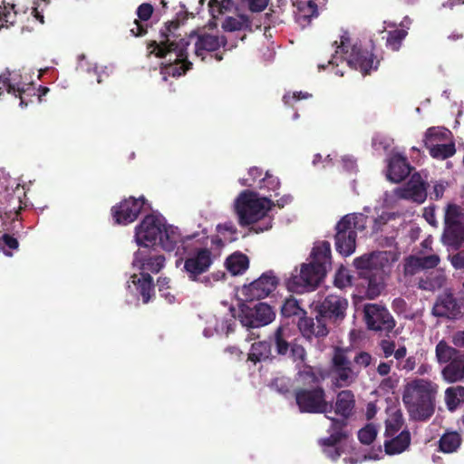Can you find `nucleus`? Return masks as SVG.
<instances>
[{"label":"nucleus","instance_id":"052dcab7","mask_svg":"<svg viewBox=\"0 0 464 464\" xmlns=\"http://www.w3.org/2000/svg\"><path fill=\"white\" fill-rule=\"evenodd\" d=\"M372 355L369 353L363 351L358 353L353 359V362L356 365L364 368L368 367L372 363Z\"/></svg>","mask_w":464,"mask_h":464},{"label":"nucleus","instance_id":"c85d7f7f","mask_svg":"<svg viewBox=\"0 0 464 464\" xmlns=\"http://www.w3.org/2000/svg\"><path fill=\"white\" fill-rule=\"evenodd\" d=\"M20 76L17 74L12 75L9 72L2 73L0 75V82H2L3 86H0V96L5 92L8 93L14 94L15 96H19L21 100V104L27 105V102H24L22 94L25 92L26 84L18 80Z\"/></svg>","mask_w":464,"mask_h":464},{"label":"nucleus","instance_id":"a211bd4d","mask_svg":"<svg viewBox=\"0 0 464 464\" xmlns=\"http://www.w3.org/2000/svg\"><path fill=\"white\" fill-rule=\"evenodd\" d=\"M354 266L361 270L360 275L366 276L375 271L383 270L389 266V253L387 251L373 252L363 255L353 260Z\"/></svg>","mask_w":464,"mask_h":464},{"label":"nucleus","instance_id":"5fc2aeb1","mask_svg":"<svg viewBox=\"0 0 464 464\" xmlns=\"http://www.w3.org/2000/svg\"><path fill=\"white\" fill-rule=\"evenodd\" d=\"M326 418L331 420L330 429L332 432L341 434L343 439H346L348 437V432L344 430L348 424V419H344L343 417H341V419H337L329 416H326Z\"/></svg>","mask_w":464,"mask_h":464},{"label":"nucleus","instance_id":"ddd939ff","mask_svg":"<svg viewBox=\"0 0 464 464\" xmlns=\"http://www.w3.org/2000/svg\"><path fill=\"white\" fill-rule=\"evenodd\" d=\"M149 205L144 196L129 197L113 206L111 214L117 225H128L134 222L140 212Z\"/></svg>","mask_w":464,"mask_h":464},{"label":"nucleus","instance_id":"37998d69","mask_svg":"<svg viewBox=\"0 0 464 464\" xmlns=\"http://www.w3.org/2000/svg\"><path fill=\"white\" fill-rule=\"evenodd\" d=\"M404 424L402 413L400 411L393 412L385 421L384 436H393L398 434Z\"/></svg>","mask_w":464,"mask_h":464},{"label":"nucleus","instance_id":"680f3d73","mask_svg":"<svg viewBox=\"0 0 464 464\" xmlns=\"http://www.w3.org/2000/svg\"><path fill=\"white\" fill-rule=\"evenodd\" d=\"M379 346L382 349L385 358L392 355L396 347L395 342L388 339H382L379 343Z\"/></svg>","mask_w":464,"mask_h":464},{"label":"nucleus","instance_id":"e2e57ef3","mask_svg":"<svg viewBox=\"0 0 464 464\" xmlns=\"http://www.w3.org/2000/svg\"><path fill=\"white\" fill-rule=\"evenodd\" d=\"M311 96H312V94H310L308 92H295L292 94H290V93L285 94L283 97V101L286 105H292L291 104L292 101H299L302 99H308Z\"/></svg>","mask_w":464,"mask_h":464},{"label":"nucleus","instance_id":"2eb2a0df","mask_svg":"<svg viewBox=\"0 0 464 464\" xmlns=\"http://www.w3.org/2000/svg\"><path fill=\"white\" fill-rule=\"evenodd\" d=\"M165 222L154 215H147L135 228V239L137 244L143 246H154L159 240Z\"/></svg>","mask_w":464,"mask_h":464},{"label":"nucleus","instance_id":"6e6552de","mask_svg":"<svg viewBox=\"0 0 464 464\" xmlns=\"http://www.w3.org/2000/svg\"><path fill=\"white\" fill-rule=\"evenodd\" d=\"M363 320L368 330L389 335L396 326V321L390 311L380 304H365Z\"/></svg>","mask_w":464,"mask_h":464},{"label":"nucleus","instance_id":"c03bdc74","mask_svg":"<svg viewBox=\"0 0 464 464\" xmlns=\"http://www.w3.org/2000/svg\"><path fill=\"white\" fill-rule=\"evenodd\" d=\"M407 34L408 31L404 28L389 31L387 33L386 46L393 52L399 51Z\"/></svg>","mask_w":464,"mask_h":464},{"label":"nucleus","instance_id":"09e8293b","mask_svg":"<svg viewBox=\"0 0 464 464\" xmlns=\"http://www.w3.org/2000/svg\"><path fill=\"white\" fill-rule=\"evenodd\" d=\"M342 218H346L349 221L350 229L357 233L365 229L368 217L362 213H353L345 215Z\"/></svg>","mask_w":464,"mask_h":464},{"label":"nucleus","instance_id":"f3484780","mask_svg":"<svg viewBox=\"0 0 464 464\" xmlns=\"http://www.w3.org/2000/svg\"><path fill=\"white\" fill-rule=\"evenodd\" d=\"M335 248L343 256L352 255L356 248L357 233L350 229L349 221L341 218L335 227Z\"/></svg>","mask_w":464,"mask_h":464},{"label":"nucleus","instance_id":"3c124183","mask_svg":"<svg viewBox=\"0 0 464 464\" xmlns=\"http://www.w3.org/2000/svg\"><path fill=\"white\" fill-rule=\"evenodd\" d=\"M0 247L5 256H12L13 254L9 250L18 249L19 242L14 236L5 233L0 237Z\"/></svg>","mask_w":464,"mask_h":464},{"label":"nucleus","instance_id":"603ef678","mask_svg":"<svg viewBox=\"0 0 464 464\" xmlns=\"http://www.w3.org/2000/svg\"><path fill=\"white\" fill-rule=\"evenodd\" d=\"M377 436V430L373 424H367L358 431V439L361 443L370 445Z\"/></svg>","mask_w":464,"mask_h":464},{"label":"nucleus","instance_id":"5701e85b","mask_svg":"<svg viewBox=\"0 0 464 464\" xmlns=\"http://www.w3.org/2000/svg\"><path fill=\"white\" fill-rule=\"evenodd\" d=\"M154 8L149 3H143L137 8V18L128 24L130 35L141 37L147 34L149 30V21L153 14Z\"/></svg>","mask_w":464,"mask_h":464},{"label":"nucleus","instance_id":"a19ab883","mask_svg":"<svg viewBox=\"0 0 464 464\" xmlns=\"http://www.w3.org/2000/svg\"><path fill=\"white\" fill-rule=\"evenodd\" d=\"M445 401L450 411H455L464 402V387H450L445 392Z\"/></svg>","mask_w":464,"mask_h":464},{"label":"nucleus","instance_id":"338daca9","mask_svg":"<svg viewBox=\"0 0 464 464\" xmlns=\"http://www.w3.org/2000/svg\"><path fill=\"white\" fill-rule=\"evenodd\" d=\"M452 266L457 269H464V253H458L452 256Z\"/></svg>","mask_w":464,"mask_h":464},{"label":"nucleus","instance_id":"bf43d9fd","mask_svg":"<svg viewBox=\"0 0 464 464\" xmlns=\"http://www.w3.org/2000/svg\"><path fill=\"white\" fill-rule=\"evenodd\" d=\"M289 352L294 361L304 362L306 358V352L303 345L294 343H292Z\"/></svg>","mask_w":464,"mask_h":464},{"label":"nucleus","instance_id":"0e129e2a","mask_svg":"<svg viewBox=\"0 0 464 464\" xmlns=\"http://www.w3.org/2000/svg\"><path fill=\"white\" fill-rule=\"evenodd\" d=\"M343 440V439L342 438L341 434L332 432L329 437L322 440V444L327 447H334Z\"/></svg>","mask_w":464,"mask_h":464},{"label":"nucleus","instance_id":"2f4dec72","mask_svg":"<svg viewBox=\"0 0 464 464\" xmlns=\"http://www.w3.org/2000/svg\"><path fill=\"white\" fill-rule=\"evenodd\" d=\"M227 269L233 275H242L249 266V259L246 255L235 252L225 262Z\"/></svg>","mask_w":464,"mask_h":464},{"label":"nucleus","instance_id":"412c9836","mask_svg":"<svg viewBox=\"0 0 464 464\" xmlns=\"http://www.w3.org/2000/svg\"><path fill=\"white\" fill-rule=\"evenodd\" d=\"M428 184L425 182L420 173L411 175L409 181L397 191L401 198L410 199L417 203H422L427 198Z\"/></svg>","mask_w":464,"mask_h":464},{"label":"nucleus","instance_id":"a18cd8bd","mask_svg":"<svg viewBox=\"0 0 464 464\" xmlns=\"http://www.w3.org/2000/svg\"><path fill=\"white\" fill-rule=\"evenodd\" d=\"M281 314L285 317L301 316L305 314V311L301 308L296 299L291 297L285 300Z\"/></svg>","mask_w":464,"mask_h":464},{"label":"nucleus","instance_id":"49530a36","mask_svg":"<svg viewBox=\"0 0 464 464\" xmlns=\"http://www.w3.org/2000/svg\"><path fill=\"white\" fill-rule=\"evenodd\" d=\"M16 15L14 5H0V28L13 25L15 23Z\"/></svg>","mask_w":464,"mask_h":464},{"label":"nucleus","instance_id":"13d9d810","mask_svg":"<svg viewBox=\"0 0 464 464\" xmlns=\"http://www.w3.org/2000/svg\"><path fill=\"white\" fill-rule=\"evenodd\" d=\"M269 0H241V5L252 13H260L268 5Z\"/></svg>","mask_w":464,"mask_h":464},{"label":"nucleus","instance_id":"864d4df0","mask_svg":"<svg viewBox=\"0 0 464 464\" xmlns=\"http://www.w3.org/2000/svg\"><path fill=\"white\" fill-rule=\"evenodd\" d=\"M446 129L439 128V127H430L429 128L424 136V145L430 146V144L433 143L435 140H445Z\"/></svg>","mask_w":464,"mask_h":464},{"label":"nucleus","instance_id":"7c9ffc66","mask_svg":"<svg viewBox=\"0 0 464 464\" xmlns=\"http://www.w3.org/2000/svg\"><path fill=\"white\" fill-rule=\"evenodd\" d=\"M446 276L441 270H433L421 276L418 282V287L421 290L435 291L444 286Z\"/></svg>","mask_w":464,"mask_h":464},{"label":"nucleus","instance_id":"6e6d98bb","mask_svg":"<svg viewBox=\"0 0 464 464\" xmlns=\"http://www.w3.org/2000/svg\"><path fill=\"white\" fill-rule=\"evenodd\" d=\"M334 285L340 289H343L352 285V276L349 275V271L346 268L341 267L335 274Z\"/></svg>","mask_w":464,"mask_h":464},{"label":"nucleus","instance_id":"9d476101","mask_svg":"<svg viewBox=\"0 0 464 464\" xmlns=\"http://www.w3.org/2000/svg\"><path fill=\"white\" fill-rule=\"evenodd\" d=\"M331 372L334 374V384L337 388L350 386L355 382L359 372L352 367L346 350L335 347L331 360Z\"/></svg>","mask_w":464,"mask_h":464},{"label":"nucleus","instance_id":"bb28decb","mask_svg":"<svg viewBox=\"0 0 464 464\" xmlns=\"http://www.w3.org/2000/svg\"><path fill=\"white\" fill-rule=\"evenodd\" d=\"M355 409V396L351 390H343L336 395L334 412L344 419H350Z\"/></svg>","mask_w":464,"mask_h":464},{"label":"nucleus","instance_id":"9b49d317","mask_svg":"<svg viewBox=\"0 0 464 464\" xmlns=\"http://www.w3.org/2000/svg\"><path fill=\"white\" fill-rule=\"evenodd\" d=\"M213 263L212 252L208 248H196L184 261V271L191 281H200L206 285L210 284V279L200 276L206 273Z\"/></svg>","mask_w":464,"mask_h":464},{"label":"nucleus","instance_id":"aec40b11","mask_svg":"<svg viewBox=\"0 0 464 464\" xmlns=\"http://www.w3.org/2000/svg\"><path fill=\"white\" fill-rule=\"evenodd\" d=\"M196 37L195 42V54L200 57L202 61L205 60L204 53L206 52H216L221 46L226 47L227 44V39L225 35H214L208 33L198 34L192 31L189 34V38Z\"/></svg>","mask_w":464,"mask_h":464},{"label":"nucleus","instance_id":"e433bc0d","mask_svg":"<svg viewBox=\"0 0 464 464\" xmlns=\"http://www.w3.org/2000/svg\"><path fill=\"white\" fill-rule=\"evenodd\" d=\"M461 436L457 431L444 433L439 440L440 450L444 453H452L461 445Z\"/></svg>","mask_w":464,"mask_h":464},{"label":"nucleus","instance_id":"f704fd0d","mask_svg":"<svg viewBox=\"0 0 464 464\" xmlns=\"http://www.w3.org/2000/svg\"><path fill=\"white\" fill-rule=\"evenodd\" d=\"M312 261L314 265H321L323 268L327 270V266L331 264V247L327 241L322 242L320 245L313 248Z\"/></svg>","mask_w":464,"mask_h":464},{"label":"nucleus","instance_id":"f8f14e48","mask_svg":"<svg viewBox=\"0 0 464 464\" xmlns=\"http://www.w3.org/2000/svg\"><path fill=\"white\" fill-rule=\"evenodd\" d=\"M273 308L266 303H258L251 306L242 304L239 307L238 320L247 328H259L269 324L275 319Z\"/></svg>","mask_w":464,"mask_h":464},{"label":"nucleus","instance_id":"4468645a","mask_svg":"<svg viewBox=\"0 0 464 464\" xmlns=\"http://www.w3.org/2000/svg\"><path fill=\"white\" fill-rule=\"evenodd\" d=\"M165 265V256L150 246H143L134 253L132 266L141 273H159Z\"/></svg>","mask_w":464,"mask_h":464},{"label":"nucleus","instance_id":"79ce46f5","mask_svg":"<svg viewBox=\"0 0 464 464\" xmlns=\"http://www.w3.org/2000/svg\"><path fill=\"white\" fill-rule=\"evenodd\" d=\"M429 149L430 155L434 159L445 160L451 156H453L456 152L454 143L449 144H437L433 143L430 144V146H425Z\"/></svg>","mask_w":464,"mask_h":464},{"label":"nucleus","instance_id":"cd10ccee","mask_svg":"<svg viewBox=\"0 0 464 464\" xmlns=\"http://www.w3.org/2000/svg\"><path fill=\"white\" fill-rule=\"evenodd\" d=\"M137 293L141 296L142 303L148 304L155 295V285L149 273H140V276L133 275L130 277Z\"/></svg>","mask_w":464,"mask_h":464},{"label":"nucleus","instance_id":"de8ad7c7","mask_svg":"<svg viewBox=\"0 0 464 464\" xmlns=\"http://www.w3.org/2000/svg\"><path fill=\"white\" fill-rule=\"evenodd\" d=\"M257 188L259 189H266L267 191H273L275 196H278L279 193L277 190L280 188V181L277 177L269 173V171L266 172L265 177L259 179L257 184Z\"/></svg>","mask_w":464,"mask_h":464},{"label":"nucleus","instance_id":"a878e982","mask_svg":"<svg viewBox=\"0 0 464 464\" xmlns=\"http://www.w3.org/2000/svg\"><path fill=\"white\" fill-rule=\"evenodd\" d=\"M384 450L388 455L401 454L411 445V436L408 429L402 430L400 433L386 437Z\"/></svg>","mask_w":464,"mask_h":464},{"label":"nucleus","instance_id":"6ab92c4d","mask_svg":"<svg viewBox=\"0 0 464 464\" xmlns=\"http://www.w3.org/2000/svg\"><path fill=\"white\" fill-rule=\"evenodd\" d=\"M432 314L436 317L457 319L462 314L461 305L451 292L446 291L436 298Z\"/></svg>","mask_w":464,"mask_h":464},{"label":"nucleus","instance_id":"1a4fd4ad","mask_svg":"<svg viewBox=\"0 0 464 464\" xmlns=\"http://www.w3.org/2000/svg\"><path fill=\"white\" fill-rule=\"evenodd\" d=\"M326 275L325 268L314 263L303 264L300 274L293 276L287 282L290 291L303 293L314 290Z\"/></svg>","mask_w":464,"mask_h":464},{"label":"nucleus","instance_id":"b1692460","mask_svg":"<svg viewBox=\"0 0 464 464\" xmlns=\"http://www.w3.org/2000/svg\"><path fill=\"white\" fill-rule=\"evenodd\" d=\"M411 170L407 158L397 153L389 160L387 178L393 183H400L410 175Z\"/></svg>","mask_w":464,"mask_h":464},{"label":"nucleus","instance_id":"c756f323","mask_svg":"<svg viewBox=\"0 0 464 464\" xmlns=\"http://www.w3.org/2000/svg\"><path fill=\"white\" fill-rule=\"evenodd\" d=\"M441 374L448 382H457L464 379V353L455 357L441 371Z\"/></svg>","mask_w":464,"mask_h":464},{"label":"nucleus","instance_id":"72a5a7b5","mask_svg":"<svg viewBox=\"0 0 464 464\" xmlns=\"http://www.w3.org/2000/svg\"><path fill=\"white\" fill-rule=\"evenodd\" d=\"M385 273V268L383 270L375 271L372 274L364 276L368 279V286H367V295L370 299H374L378 295H381L382 291L384 288L383 282V275Z\"/></svg>","mask_w":464,"mask_h":464},{"label":"nucleus","instance_id":"473e14b6","mask_svg":"<svg viewBox=\"0 0 464 464\" xmlns=\"http://www.w3.org/2000/svg\"><path fill=\"white\" fill-rule=\"evenodd\" d=\"M271 355V343L266 341H260L252 343L247 361L256 364L262 361L267 360Z\"/></svg>","mask_w":464,"mask_h":464},{"label":"nucleus","instance_id":"39448f33","mask_svg":"<svg viewBox=\"0 0 464 464\" xmlns=\"http://www.w3.org/2000/svg\"><path fill=\"white\" fill-rule=\"evenodd\" d=\"M345 55L346 63L353 69L359 70L363 75L369 74L372 70H377L379 61L373 53L360 46L351 44L349 34L345 32L341 36L340 45L337 46Z\"/></svg>","mask_w":464,"mask_h":464},{"label":"nucleus","instance_id":"0eeeda50","mask_svg":"<svg viewBox=\"0 0 464 464\" xmlns=\"http://www.w3.org/2000/svg\"><path fill=\"white\" fill-rule=\"evenodd\" d=\"M464 214L457 204H448L444 214L442 242L454 249L464 243Z\"/></svg>","mask_w":464,"mask_h":464},{"label":"nucleus","instance_id":"423d86ee","mask_svg":"<svg viewBox=\"0 0 464 464\" xmlns=\"http://www.w3.org/2000/svg\"><path fill=\"white\" fill-rule=\"evenodd\" d=\"M295 400L301 413H328L333 404L326 400V392L322 385L300 387L295 390Z\"/></svg>","mask_w":464,"mask_h":464},{"label":"nucleus","instance_id":"69168bd1","mask_svg":"<svg viewBox=\"0 0 464 464\" xmlns=\"http://www.w3.org/2000/svg\"><path fill=\"white\" fill-rule=\"evenodd\" d=\"M445 188L442 184L437 183L433 186V189L430 192V198L434 200H438L442 198Z\"/></svg>","mask_w":464,"mask_h":464},{"label":"nucleus","instance_id":"4c0bfd02","mask_svg":"<svg viewBox=\"0 0 464 464\" xmlns=\"http://www.w3.org/2000/svg\"><path fill=\"white\" fill-rule=\"evenodd\" d=\"M436 358L440 363H450L455 360L462 352L450 346L445 341L441 340L438 343L435 349Z\"/></svg>","mask_w":464,"mask_h":464},{"label":"nucleus","instance_id":"393cba45","mask_svg":"<svg viewBox=\"0 0 464 464\" xmlns=\"http://www.w3.org/2000/svg\"><path fill=\"white\" fill-rule=\"evenodd\" d=\"M326 377V371L308 364H304L302 369H300L296 374L297 381L306 388H308V386L314 387L321 385Z\"/></svg>","mask_w":464,"mask_h":464},{"label":"nucleus","instance_id":"20e7f679","mask_svg":"<svg viewBox=\"0 0 464 464\" xmlns=\"http://www.w3.org/2000/svg\"><path fill=\"white\" fill-rule=\"evenodd\" d=\"M276 204L267 197L258 198L257 193L242 191L235 202V210L241 226H249L263 218Z\"/></svg>","mask_w":464,"mask_h":464},{"label":"nucleus","instance_id":"ea45409f","mask_svg":"<svg viewBox=\"0 0 464 464\" xmlns=\"http://www.w3.org/2000/svg\"><path fill=\"white\" fill-rule=\"evenodd\" d=\"M318 15L317 5L313 1H308L304 6L299 7L295 14V21L301 26L309 24L313 17Z\"/></svg>","mask_w":464,"mask_h":464},{"label":"nucleus","instance_id":"7ed1b4c3","mask_svg":"<svg viewBox=\"0 0 464 464\" xmlns=\"http://www.w3.org/2000/svg\"><path fill=\"white\" fill-rule=\"evenodd\" d=\"M438 385L425 379L408 382L402 394V401L413 420H429L435 411V397Z\"/></svg>","mask_w":464,"mask_h":464},{"label":"nucleus","instance_id":"c9c22d12","mask_svg":"<svg viewBox=\"0 0 464 464\" xmlns=\"http://www.w3.org/2000/svg\"><path fill=\"white\" fill-rule=\"evenodd\" d=\"M251 20L246 14H240L237 17L227 16L222 23V29L226 32H236L240 30H251Z\"/></svg>","mask_w":464,"mask_h":464},{"label":"nucleus","instance_id":"4be33fe9","mask_svg":"<svg viewBox=\"0 0 464 464\" xmlns=\"http://www.w3.org/2000/svg\"><path fill=\"white\" fill-rule=\"evenodd\" d=\"M192 237H183L177 227L164 224V228H162L159 238V245L165 251L171 252L177 250L179 252L180 247L185 249L184 244Z\"/></svg>","mask_w":464,"mask_h":464},{"label":"nucleus","instance_id":"f03ea898","mask_svg":"<svg viewBox=\"0 0 464 464\" xmlns=\"http://www.w3.org/2000/svg\"><path fill=\"white\" fill-rule=\"evenodd\" d=\"M348 300L337 295H328L315 305V318H300L298 327L305 337H325L329 326L340 324L346 317Z\"/></svg>","mask_w":464,"mask_h":464},{"label":"nucleus","instance_id":"4d7b16f0","mask_svg":"<svg viewBox=\"0 0 464 464\" xmlns=\"http://www.w3.org/2000/svg\"><path fill=\"white\" fill-rule=\"evenodd\" d=\"M263 170L257 167H252L248 170L249 178L247 179H240L239 183L244 187H254L256 180L259 182V179H262Z\"/></svg>","mask_w":464,"mask_h":464},{"label":"nucleus","instance_id":"8fccbe9b","mask_svg":"<svg viewBox=\"0 0 464 464\" xmlns=\"http://www.w3.org/2000/svg\"><path fill=\"white\" fill-rule=\"evenodd\" d=\"M411 265L417 268L430 269L434 268L440 263V257L437 255H430L420 257H411Z\"/></svg>","mask_w":464,"mask_h":464},{"label":"nucleus","instance_id":"dca6fc26","mask_svg":"<svg viewBox=\"0 0 464 464\" xmlns=\"http://www.w3.org/2000/svg\"><path fill=\"white\" fill-rule=\"evenodd\" d=\"M278 285V278L273 271L263 273L256 280L248 285H244L242 293L246 299L259 300L267 297Z\"/></svg>","mask_w":464,"mask_h":464},{"label":"nucleus","instance_id":"f257e3e1","mask_svg":"<svg viewBox=\"0 0 464 464\" xmlns=\"http://www.w3.org/2000/svg\"><path fill=\"white\" fill-rule=\"evenodd\" d=\"M180 26L179 19L168 21L160 31V40H151L147 43L149 55H155L158 58H166L168 55L175 54L172 60L169 58L167 63H162L160 73L166 81L167 76L179 77L185 74L192 67V63L188 60L187 48L189 41L178 34Z\"/></svg>","mask_w":464,"mask_h":464},{"label":"nucleus","instance_id":"774afa93","mask_svg":"<svg viewBox=\"0 0 464 464\" xmlns=\"http://www.w3.org/2000/svg\"><path fill=\"white\" fill-rule=\"evenodd\" d=\"M233 5H234L233 0H221L217 12L219 14H224L227 11H230L232 9Z\"/></svg>","mask_w":464,"mask_h":464},{"label":"nucleus","instance_id":"58836bf2","mask_svg":"<svg viewBox=\"0 0 464 464\" xmlns=\"http://www.w3.org/2000/svg\"><path fill=\"white\" fill-rule=\"evenodd\" d=\"M289 334L287 329L279 326L274 334V344L276 352L278 355H286L291 348L292 343L288 341Z\"/></svg>","mask_w":464,"mask_h":464}]
</instances>
